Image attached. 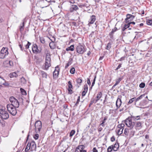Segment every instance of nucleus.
Here are the masks:
<instances>
[{
    "label": "nucleus",
    "mask_w": 152,
    "mask_h": 152,
    "mask_svg": "<svg viewBox=\"0 0 152 152\" xmlns=\"http://www.w3.org/2000/svg\"><path fill=\"white\" fill-rule=\"evenodd\" d=\"M7 107L8 111L12 115H15L16 114V107L11 104H8L7 105Z\"/></svg>",
    "instance_id": "nucleus-1"
},
{
    "label": "nucleus",
    "mask_w": 152,
    "mask_h": 152,
    "mask_svg": "<svg viewBox=\"0 0 152 152\" xmlns=\"http://www.w3.org/2000/svg\"><path fill=\"white\" fill-rule=\"evenodd\" d=\"M126 125L131 129H132L134 125V123L132 122V119L130 118H128L125 121Z\"/></svg>",
    "instance_id": "nucleus-2"
},
{
    "label": "nucleus",
    "mask_w": 152,
    "mask_h": 152,
    "mask_svg": "<svg viewBox=\"0 0 152 152\" xmlns=\"http://www.w3.org/2000/svg\"><path fill=\"white\" fill-rule=\"evenodd\" d=\"M8 49L7 48H3L0 52V58H4L6 56L8 55Z\"/></svg>",
    "instance_id": "nucleus-3"
},
{
    "label": "nucleus",
    "mask_w": 152,
    "mask_h": 152,
    "mask_svg": "<svg viewBox=\"0 0 152 152\" xmlns=\"http://www.w3.org/2000/svg\"><path fill=\"white\" fill-rule=\"evenodd\" d=\"M34 126L35 132L36 133H39L42 127L41 122L39 121H37L35 123Z\"/></svg>",
    "instance_id": "nucleus-4"
},
{
    "label": "nucleus",
    "mask_w": 152,
    "mask_h": 152,
    "mask_svg": "<svg viewBox=\"0 0 152 152\" xmlns=\"http://www.w3.org/2000/svg\"><path fill=\"white\" fill-rule=\"evenodd\" d=\"M0 114L1 117L3 119H6L9 117L8 113L4 109L2 108L0 109Z\"/></svg>",
    "instance_id": "nucleus-5"
},
{
    "label": "nucleus",
    "mask_w": 152,
    "mask_h": 152,
    "mask_svg": "<svg viewBox=\"0 0 152 152\" xmlns=\"http://www.w3.org/2000/svg\"><path fill=\"white\" fill-rule=\"evenodd\" d=\"M85 51L84 46L80 45L77 46L76 51L77 53L82 54L84 53Z\"/></svg>",
    "instance_id": "nucleus-6"
},
{
    "label": "nucleus",
    "mask_w": 152,
    "mask_h": 152,
    "mask_svg": "<svg viewBox=\"0 0 152 152\" xmlns=\"http://www.w3.org/2000/svg\"><path fill=\"white\" fill-rule=\"evenodd\" d=\"M124 126V125L123 124H121L118 125V128L117 129L118 135H120L122 133Z\"/></svg>",
    "instance_id": "nucleus-7"
},
{
    "label": "nucleus",
    "mask_w": 152,
    "mask_h": 152,
    "mask_svg": "<svg viewBox=\"0 0 152 152\" xmlns=\"http://www.w3.org/2000/svg\"><path fill=\"white\" fill-rule=\"evenodd\" d=\"M135 128L136 130H140L142 127V126L141 122L136 121L134 123Z\"/></svg>",
    "instance_id": "nucleus-8"
},
{
    "label": "nucleus",
    "mask_w": 152,
    "mask_h": 152,
    "mask_svg": "<svg viewBox=\"0 0 152 152\" xmlns=\"http://www.w3.org/2000/svg\"><path fill=\"white\" fill-rule=\"evenodd\" d=\"M134 18V16L132 15L127 14L126 15V18L125 19L126 22V23H128L130 21H131Z\"/></svg>",
    "instance_id": "nucleus-9"
},
{
    "label": "nucleus",
    "mask_w": 152,
    "mask_h": 152,
    "mask_svg": "<svg viewBox=\"0 0 152 152\" xmlns=\"http://www.w3.org/2000/svg\"><path fill=\"white\" fill-rule=\"evenodd\" d=\"M32 50L33 52L34 53H39L41 51L40 50L38 49L37 46L36 44L33 45V47L32 48Z\"/></svg>",
    "instance_id": "nucleus-10"
},
{
    "label": "nucleus",
    "mask_w": 152,
    "mask_h": 152,
    "mask_svg": "<svg viewBox=\"0 0 152 152\" xmlns=\"http://www.w3.org/2000/svg\"><path fill=\"white\" fill-rule=\"evenodd\" d=\"M56 68L55 70L53 73V77H56L58 76V70H59V69L58 66L56 67Z\"/></svg>",
    "instance_id": "nucleus-11"
},
{
    "label": "nucleus",
    "mask_w": 152,
    "mask_h": 152,
    "mask_svg": "<svg viewBox=\"0 0 152 152\" xmlns=\"http://www.w3.org/2000/svg\"><path fill=\"white\" fill-rule=\"evenodd\" d=\"M84 146L83 145L78 146L76 148L75 152H81L84 149Z\"/></svg>",
    "instance_id": "nucleus-12"
},
{
    "label": "nucleus",
    "mask_w": 152,
    "mask_h": 152,
    "mask_svg": "<svg viewBox=\"0 0 152 152\" xmlns=\"http://www.w3.org/2000/svg\"><path fill=\"white\" fill-rule=\"evenodd\" d=\"M122 103L121 101V99L118 98L116 102V105L117 109H118L121 105Z\"/></svg>",
    "instance_id": "nucleus-13"
},
{
    "label": "nucleus",
    "mask_w": 152,
    "mask_h": 152,
    "mask_svg": "<svg viewBox=\"0 0 152 152\" xmlns=\"http://www.w3.org/2000/svg\"><path fill=\"white\" fill-rule=\"evenodd\" d=\"M11 104L14 106L15 107L18 108L19 106V104L18 101L16 99Z\"/></svg>",
    "instance_id": "nucleus-14"
},
{
    "label": "nucleus",
    "mask_w": 152,
    "mask_h": 152,
    "mask_svg": "<svg viewBox=\"0 0 152 152\" xmlns=\"http://www.w3.org/2000/svg\"><path fill=\"white\" fill-rule=\"evenodd\" d=\"M45 64V69L47 70L49 67L51 66L50 61H46Z\"/></svg>",
    "instance_id": "nucleus-15"
},
{
    "label": "nucleus",
    "mask_w": 152,
    "mask_h": 152,
    "mask_svg": "<svg viewBox=\"0 0 152 152\" xmlns=\"http://www.w3.org/2000/svg\"><path fill=\"white\" fill-rule=\"evenodd\" d=\"M91 21L89 22V24H93L94 23L96 20V17L95 15H92L90 17Z\"/></svg>",
    "instance_id": "nucleus-16"
},
{
    "label": "nucleus",
    "mask_w": 152,
    "mask_h": 152,
    "mask_svg": "<svg viewBox=\"0 0 152 152\" xmlns=\"http://www.w3.org/2000/svg\"><path fill=\"white\" fill-rule=\"evenodd\" d=\"M30 145L31 149V151L35 150L36 149V145L34 142H32L29 144Z\"/></svg>",
    "instance_id": "nucleus-17"
},
{
    "label": "nucleus",
    "mask_w": 152,
    "mask_h": 152,
    "mask_svg": "<svg viewBox=\"0 0 152 152\" xmlns=\"http://www.w3.org/2000/svg\"><path fill=\"white\" fill-rule=\"evenodd\" d=\"M123 77H122L119 78L118 79H116V83H115L113 86V87H114L116 85H117L121 80L123 79Z\"/></svg>",
    "instance_id": "nucleus-18"
},
{
    "label": "nucleus",
    "mask_w": 152,
    "mask_h": 152,
    "mask_svg": "<svg viewBox=\"0 0 152 152\" xmlns=\"http://www.w3.org/2000/svg\"><path fill=\"white\" fill-rule=\"evenodd\" d=\"M113 147L114 151H117L119 147V143L118 142H116L114 145H113Z\"/></svg>",
    "instance_id": "nucleus-19"
},
{
    "label": "nucleus",
    "mask_w": 152,
    "mask_h": 152,
    "mask_svg": "<svg viewBox=\"0 0 152 152\" xmlns=\"http://www.w3.org/2000/svg\"><path fill=\"white\" fill-rule=\"evenodd\" d=\"M117 29L116 28H115L113 29H112V31L110 32V33L109 35L110 36V37L111 38H113V34L117 30Z\"/></svg>",
    "instance_id": "nucleus-20"
},
{
    "label": "nucleus",
    "mask_w": 152,
    "mask_h": 152,
    "mask_svg": "<svg viewBox=\"0 0 152 152\" xmlns=\"http://www.w3.org/2000/svg\"><path fill=\"white\" fill-rule=\"evenodd\" d=\"M146 96V94H142L139 97H138L137 99H136L135 102L136 103L138 100L140 99H142L145 96Z\"/></svg>",
    "instance_id": "nucleus-21"
},
{
    "label": "nucleus",
    "mask_w": 152,
    "mask_h": 152,
    "mask_svg": "<svg viewBox=\"0 0 152 152\" xmlns=\"http://www.w3.org/2000/svg\"><path fill=\"white\" fill-rule=\"evenodd\" d=\"M107 119V117H105L104 118L103 120L102 121V123L99 125L100 126H101L102 127H104V124L106 122V120Z\"/></svg>",
    "instance_id": "nucleus-22"
},
{
    "label": "nucleus",
    "mask_w": 152,
    "mask_h": 152,
    "mask_svg": "<svg viewBox=\"0 0 152 152\" xmlns=\"http://www.w3.org/2000/svg\"><path fill=\"white\" fill-rule=\"evenodd\" d=\"M74 50V45H72L66 49V51L71 50L73 51Z\"/></svg>",
    "instance_id": "nucleus-23"
},
{
    "label": "nucleus",
    "mask_w": 152,
    "mask_h": 152,
    "mask_svg": "<svg viewBox=\"0 0 152 152\" xmlns=\"http://www.w3.org/2000/svg\"><path fill=\"white\" fill-rule=\"evenodd\" d=\"M72 59H70L68 61L67 63L66 64L65 66V69H66L72 63Z\"/></svg>",
    "instance_id": "nucleus-24"
},
{
    "label": "nucleus",
    "mask_w": 152,
    "mask_h": 152,
    "mask_svg": "<svg viewBox=\"0 0 152 152\" xmlns=\"http://www.w3.org/2000/svg\"><path fill=\"white\" fill-rule=\"evenodd\" d=\"M102 93L101 92H99L97 94V96L96 97V98L98 99H100L102 97Z\"/></svg>",
    "instance_id": "nucleus-25"
},
{
    "label": "nucleus",
    "mask_w": 152,
    "mask_h": 152,
    "mask_svg": "<svg viewBox=\"0 0 152 152\" xmlns=\"http://www.w3.org/2000/svg\"><path fill=\"white\" fill-rule=\"evenodd\" d=\"M18 75L15 72H13L12 73H11L10 74V77H16L18 76Z\"/></svg>",
    "instance_id": "nucleus-26"
},
{
    "label": "nucleus",
    "mask_w": 152,
    "mask_h": 152,
    "mask_svg": "<svg viewBox=\"0 0 152 152\" xmlns=\"http://www.w3.org/2000/svg\"><path fill=\"white\" fill-rule=\"evenodd\" d=\"M130 26L129 23H128L126 24H125L124 26V27L122 28V31H124L126 28H129Z\"/></svg>",
    "instance_id": "nucleus-27"
},
{
    "label": "nucleus",
    "mask_w": 152,
    "mask_h": 152,
    "mask_svg": "<svg viewBox=\"0 0 152 152\" xmlns=\"http://www.w3.org/2000/svg\"><path fill=\"white\" fill-rule=\"evenodd\" d=\"M31 148L30 145L28 143L25 148V152H27Z\"/></svg>",
    "instance_id": "nucleus-28"
},
{
    "label": "nucleus",
    "mask_w": 152,
    "mask_h": 152,
    "mask_svg": "<svg viewBox=\"0 0 152 152\" xmlns=\"http://www.w3.org/2000/svg\"><path fill=\"white\" fill-rule=\"evenodd\" d=\"M49 46L50 48L52 49H53L55 48L54 43L53 42H50L49 44Z\"/></svg>",
    "instance_id": "nucleus-29"
},
{
    "label": "nucleus",
    "mask_w": 152,
    "mask_h": 152,
    "mask_svg": "<svg viewBox=\"0 0 152 152\" xmlns=\"http://www.w3.org/2000/svg\"><path fill=\"white\" fill-rule=\"evenodd\" d=\"M113 150V145H111L109 146L108 147V148L107 150V152H111Z\"/></svg>",
    "instance_id": "nucleus-30"
},
{
    "label": "nucleus",
    "mask_w": 152,
    "mask_h": 152,
    "mask_svg": "<svg viewBox=\"0 0 152 152\" xmlns=\"http://www.w3.org/2000/svg\"><path fill=\"white\" fill-rule=\"evenodd\" d=\"M75 130H72L70 133L69 137H72L75 134Z\"/></svg>",
    "instance_id": "nucleus-31"
},
{
    "label": "nucleus",
    "mask_w": 152,
    "mask_h": 152,
    "mask_svg": "<svg viewBox=\"0 0 152 152\" xmlns=\"http://www.w3.org/2000/svg\"><path fill=\"white\" fill-rule=\"evenodd\" d=\"M129 132V129H125L124 130V134L125 135H127Z\"/></svg>",
    "instance_id": "nucleus-32"
},
{
    "label": "nucleus",
    "mask_w": 152,
    "mask_h": 152,
    "mask_svg": "<svg viewBox=\"0 0 152 152\" xmlns=\"http://www.w3.org/2000/svg\"><path fill=\"white\" fill-rule=\"evenodd\" d=\"M24 22H23V24H22V26H20V31L21 32H22L23 30L24 27Z\"/></svg>",
    "instance_id": "nucleus-33"
},
{
    "label": "nucleus",
    "mask_w": 152,
    "mask_h": 152,
    "mask_svg": "<svg viewBox=\"0 0 152 152\" xmlns=\"http://www.w3.org/2000/svg\"><path fill=\"white\" fill-rule=\"evenodd\" d=\"M132 129H131L130 128L129 129V132H130V134L132 136H133L134 135L135 133V131L134 130H133Z\"/></svg>",
    "instance_id": "nucleus-34"
},
{
    "label": "nucleus",
    "mask_w": 152,
    "mask_h": 152,
    "mask_svg": "<svg viewBox=\"0 0 152 152\" xmlns=\"http://www.w3.org/2000/svg\"><path fill=\"white\" fill-rule=\"evenodd\" d=\"M45 60L46 61H51L50 56L49 55L47 54L46 55Z\"/></svg>",
    "instance_id": "nucleus-35"
},
{
    "label": "nucleus",
    "mask_w": 152,
    "mask_h": 152,
    "mask_svg": "<svg viewBox=\"0 0 152 152\" xmlns=\"http://www.w3.org/2000/svg\"><path fill=\"white\" fill-rule=\"evenodd\" d=\"M146 23L148 25H151L152 24V20H147Z\"/></svg>",
    "instance_id": "nucleus-36"
},
{
    "label": "nucleus",
    "mask_w": 152,
    "mask_h": 152,
    "mask_svg": "<svg viewBox=\"0 0 152 152\" xmlns=\"http://www.w3.org/2000/svg\"><path fill=\"white\" fill-rule=\"evenodd\" d=\"M41 72L42 77L46 78L47 76V74L43 71H42Z\"/></svg>",
    "instance_id": "nucleus-37"
},
{
    "label": "nucleus",
    "mask_w": 152,
    "mask_h": 152,
    "mask_svg": "<svg viewBox=\"0 0 152 152\" xmlns=\"http://www.w3.org/2000/svg\"><path fill=\"white\" fill-rule=\"evenodd\" d=\"M21 92L22 93V94L23 95H25L26 94V91L23 89L21 88L20 89Z\"/></svg>",
    "instance_id": "nucleus-38"
},
{
    "label": "nucleus",
    "mask_w": 152,
    "mask_h": 152,
    "mask_svg": "<svg viewBox=\"0 0 152 152\" xmlns=\"http://www.w3.org/2000/svg\"><path fill=\"white\" fill-rule=\"evenodd\" d=\"M132 118H133L134 120H138L140 119V116H132Z\"/></svg>",
    "instance_id": "nucleus-39"
},
{
    "label": "nucleus",
    "mask_w": 152,
    "mask_h": 152,
    "mask_svg": "<svg viewBox=\"0 0 152 152\" xmlns=\"http://www.w3.org/2000/svg\"><path fill=\"white\" fill-rule=\"evenodd\" d=\"M111 43H109L106 47V49L107 50H109L111 47Z\"/></svg>",
    "instance_id": "nucleus-40"
},
{
    "label": "nucleus",
    "mask_w": 152,
    "mask_h": 152,
    "mask_svg": "<svg viewBox=\"0 0 152 152\" xmlns=\"http://www.w3.org/2000/svg\"><path fill=\"white\" fill-rule=\"evenodd\" d=\"M136 99V98H132V99H131L129 100L128 103L129 104H130L132 103L134 101H135Z\"/></svg>",
    "instance_id": "nucleus-41"
},
{
    "label": "nucleus",
    "mask_w": 152,
    "mask_h": 152,
    "mask_svg": "<svg viewBox=\"0 0 152 152\" xmlns=\"http://www.w3.org/2000/svg\"><path fill=\"white\" fill-rule=\"evenodd\" d=\"M16 99L13 96L11 97L10 98V100L11 103H12Z\"/></svg>",
    "instance_id": "nucleus-42"
},
{
    "label": "nucleus",
    "mask_w": 152,
    "mask_h": 152,
    "mask_svg": "<svg viewBox=\"0 0 152 152\" xmlns=\"http://www.w3.org/2000/svg\"><path fill=\"white\" fill-rule=\"evenodd\" d=\"M70 72L72 74H74L75 72V69L74 67L71 68L70 70Z\"/></svg>",
    "instance_id": "nucleus-43"
},
{
    "label": "nucleus",
    "mask_w": 152,
    "mask_h": 152,
    "mask_svg": "<svg viewBox=\"0 0 152 152\" xmlns=\"http://www.w3.org/2000/svg\"><path fill=\"white\" fill-rule=\"evenodd\" d=\"M31 45V43L29 42H27V44L25 45L26 49H27L29 48V46Z\"/></svg>",
    "instance_id": "nucleus-44"
},
{
    "label": "nucleus",
    "mask_w": 152,
    "mask_h": 152,
    "mask_svg": "<svg viewBox=\"0 0 152 152\" xmlns=\"http://www.w3.org/2000/svg\"><path fill=\"white\" fill-rule=\"evenodd\" d=\"M68 83L69 85L68 88H72V86L71 82L70 81H69Z\"/></svg>",
    "instance_id": "nucleus-45"
},
{
    "label": "nucleus",
    "mask_w": 152,
    "mask_h": 152,
    "mask_svg": "<svg viewBox=\"0 0 152 152\" xmlns=\"http://www.w3.org/2000/svg\"><path fill=\"white\" fill-rule=\"evenodd\" d=\"M94 102H95V99H92L90 101V103L89 104V107H90L91 106V105H92Z\"/></svg>",
    "instance_id": "nucleus-46"
},
{
    "label": "nucleus",
    "mask_w": 152,
    "mask_h": 152,
    "mask_svg": "<svg viewBox=\"0 0 152 152\" xmlns=\"http://www.w3.org/2000/svg\"><path fill=\"white\" fill-rule=\"evenodd\" d=\"M145 84L144 83H142L139 85V86L141 88H143L145 86Z\"/></svg>",
    "instance_id": "nucleus-47"
},
{
    "label": "nucleus",
    "mask_w": 152,
    "mask_h": 152,
    "mask_svg": "<svg viewBox=\"0 0 152 152\" xmlns=\"http://www.w3.org/2000/svg\"><path fill=\"white\" fill-rule=\"evenodd\" d=\"M96 77H95L94 80H93V81L92 83L91 86V89L92 88V87L95 84V80H96Z\"/></svg>",
    "instance_id": "nucleus-48"
},
{
    "label": "nucleus",
    "mask_w": 152,
    "mask_h": 152,
    "mask_svg": "<svg viewBox=\"0 0 152 152\" xmlns=\"http://www.w3.org/2000/svg\"><path fill=\"white\" fill-rule=\"evenodd\" d=\"M88 90V87L87 85H85L84 86V90L83 91H85L87 92Z\"/></svg>",
    "instance_id": "nucleus-49"
},
{
    "label": "nucleus",
    "mask_w": 152,
    "mask_h": 152,
    "mask_svg": "<svg viewBox=\"0 0 152 152\" xmlns=\"http://www.w3.org/2000/svg\"><path fill=\"white\" fill-rule=\"evenodd\" d=\"M72 10H77V7L76 5H72Z\"/></svg>",
    "instance_id": "nucleus-50"
},
{
    "label": "nucleus",
    "mask_w": 152,
    "mask_h": 152,
    "mask_svg": "<svg viewBox=\"0 0 152 152\" xmlns=\"http://www.w3.org/2000/svg\"><path fill=\"white\" fill-rule=\"evenodd\" d=\"M80 96H79L78 97V98L77 99V100L76 103L75 104V105L77 106L78 105V104L79 103V102H80Z\"/></svg>",
    "instance_id": "nucleus-51"
},
{
    "label": "nucleus",
    "mask_w": 152,
    "mask_h": 152,
    "mask_svg": "<svg viewBox=\"0 0 152 152\" xmlns=\"http://www.w3.org/2000/svg\"><path fill=\"white\" fill-rule=\"evenodd\" d=\"M82 81V80L80 78H77L76 80L77 82L78 83H81Z\"/></svg>",
    "instance_id": "nucleus-52"
},
{
    "label": "nucleus",
    "mask_w": 152,
    "mask_h": 152,
    "mask_svg": "<svg viewBox=\"0 0 152 152\" xmlns=\"http://www.w3.org/2000/svg\"><path fill=\"white\" fill-rule=\"evenodd\" d=\"M39 137V135L38 134H35L34 136V139L35 140H37L38 139Z\"/></svg>",
    "instance_id": "nucleus-53"
},
{
    "label": "nucleus",
    "mask_w": 152,
    "mask_h": 152,
    "mask_svg": "<svg viewBox=\"0 0 152 152\" xmlns=\"http://www.w3.org/2000/svg\"><path fill=\"white\" fill-rule=\"evenodd\" d=\"M122 66V64H120L118 66L117 68L115 69V71L118 70V69H119Z\"/></svg>",
    "instance_id": "nucleus-54"
},
{
    "label": "nucleus",
    "mask_w": 152,
    "mask_h": 152,
    "mask_svg": "<svg viewBox=\"0 0 152 152\" xmlns=\"http://www.w3.org/2000/svg\"><path fill=\"white\" fill-rule=\"evenodd\" d=\"M40 41L42 43H45V40L43 38H41L40 39Z\"/></svg>",
    "instance_id": "nucleus-55"
},
{
    "label": "nucleus",
    "mask_w": 152,
    "mask_h": 152,
    "mask_svg": "<svg viewBox=\"0 0 152 152\" xmlns=\"http://www.w3.org/2000/svg\"><path fill=\"white\" fill-rule=\"evenodd\" d=\"M68 91L69 93L71 94L72 93V90L71 89V88H68Z\"/></svg>",
    "instance_id": "nucleus-56"
},
{
    "label": "nucleus",
    "mask_w": 152,
    "mask_h": 152,
    "mask_svg": "<svg viewBox=\"0 0 152 152\" xmlns=\"http://www.w3.org/2000/svg\"><path fill=\"white\" fill-rule=\"evenodd\" d=\"M141 11H139V14H141L142 15L144 14V10H141Z\"/></svg>",
    "instance_id": "nucleus-57"
},
{
    "label": "nucleus",
    "mask_w": 152,
    "mask_h": 152,
    "mask_svg": "<svg viewBox=\"0 0 152 152\" xmlns=\"http://www.w3.org/2000/svg\"><path fill=\"white\" fill-rule=\"evenodd\" d=\"M115 140V138L114 136H113L111 138V141L112 142H113Z\"/></svg>",
    "instance_id": "nucleus-58"
},
{
    "label": "nucleus",
    "mask_w": 152,
    "mask_h": 152,
    "mask_svg": "<svg viewBox=\"0 0 152 152\" xmlns=\"http://www.w3.org/2000/svg\"><path fill=\"white\" fill-rule=\"evenodd\" d=\"M86 92L85 91H83L82 92V95L83 96H84L85 95Z\"/></svg>",
    "instance_id": "nucleus-59"
},
{
    "label": "nucleus",
    "mask_w": 152,
    "mask_h": 152,
    "mask_svg": "<svg viewBox=\"0 0 152 152\" xmlns=\"http://www.w3.org/2000/svg\"><path fill=\"white\" fill-rule=\"evenodd\" d=\"M93 152H98V151L96 149V148H94L93 150Z\"/></svg>",
    "instance_id": "nucleus-60"
},
{
    "label": "nucleus",
    "mask_w": 152,
    "mask_h": 152,
    "mask_svg": "<svg viewBox=\"0 0 152 152\" xmlns=\"http://www.w3.org/2000/svg\"><path fill=\"white\" fill-rule=\"evenodd\" d=\"M87 83L89 85H90L91 84V83L90 80L89 79H88V80H87Z\"/></svg>",
    "instance_id": "nucleus-61"
},
{
    "label": "nucleus",
    "mask_w": 152,
    "mask_h": 152,
    "mask_svg": "<svg viewBox=\"0 0 152 152\" xmlns=\"http://www.w3.org/2000/svg\"><path fill=\"white\" fill-rule=\"evenodd\" d=\"M125 57H122L119 60V61H123V60H124L125 59Z\"/></svg>",
    "instance_id": "nucleus-62"
},
{
    "label": "nucleus",
    "mask_w": 152,
    "mask_h": 152,
    "mask_svg": "<svg viewBox=\"0 0 152 152\" xmlns=\"http://www.w3.org/2000/svg\"><path fill=\"white\" fill-rule=\"evenodd\" d=\"M4 21V20L0 16V23H1Z\"/></svg>",
    "instance_id": "nucleus-63"
},
{
    "label": "nucleus",
    "mask_w": 152,
    "mask_h": 152,
    "mask_svg": "<svg viewBox=\"0 0 152 152\" xmlns=\"http://www.w3.org/2000/svg\"><path fill=\"white\" fill-rule=\"evenodd\" d=\"M67 105L66 104H64L63 105V107L64 109H66L67 107Z\"/></svg>",
    "instance_id": "nucleus-64"
}]
</instances>
